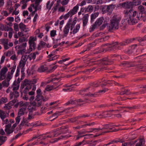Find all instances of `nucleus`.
<instances>
[{
	"label": "nucleus",
	"instance_id": "1",
	"mask_svg": "<svg viewBox=\"0 0 146 146\" xmlns=\"http://www.w3.org/2000/svg\"><path fill=\"white\" fill-rule=\"evenodd\" d=\"M125 16L128 19V22L130 25H134L138 22V20L142 19V14L137 12L133 9L125 10L124 11Z\"/></svg>",
	"mask_w": 146,
	"mask_h": 146
},
{
	"label": "nucleus",
	"instance_id": "2",
	"mask_svg": "<svg viewBox=\"0 0 146 146\" xmlns=\"http://www.w3.org/2000/svg\"><path fill=\"white\" fill-rule=\"evenodd\" d=\"M67 130L66 129H64L61 127H59L54 130L53 131L50 132L48 134V133L45 134H42L41 135V137L38 138L39 139H41V140L48 139V138H51L53 137L58 136L61 134H64L66 133Z\"/></svg>",
	"mask_w": 146,
	"mask_h": 146
},
{
	"label": "nucleus",
	"instance_id": "3",
	"mask_svg": "<svg viewBox=\"0 0 146 146\" xmlns=\"http://www.w3.org/2000/svg\"><path fill=\"white\" fill-rule=\"evenodd\" d=\"M36 40V38L35 37L32 36H30L29 40V48L26 50L24 48L22 49H20L18 50L17 52L18 54H29L33 50L36 49V44L35 41Z\"/></svg>",
	"mask_w": 146,
	"mask_h": 146
},
{
	"label": "nucleus",
	"instance_id": "4",
	"mask_svg": "<svg viewBox=\"0 0 146 146\" xmlns=\"http://www.w3.org/2000/svg\"><path fill=\"white\" fill-rule=\"evenodd\" d=\"M134 40V38L128 39L119 43V44H118L117 42H115L111 44H106L103 45L102 46L103 47L105 46H107L108 49H107V50H113L116 48L120 49L121 48H119V45L124 46L127 45L132 42Z\"/></svg>",
	"mask_w": 146,
	"mask_h": 146
},
{
	"label": "nucleus",
	"instance_id": "5",
	"mask_svg": "<svg viewBox=\"0 0 146 146\" xmlns=\"http://www.w3.org/2000/svg\"><path fill=\"white\" fill-rule=\"evenodd\" d=\"M121 20V18L119 15H114L110 20V24L109 27V30L118 29Z\"/></svg>",
	"mask_w": 146,
	"mask_h": 146
},
{
	"label": "nucleus",
	"instance_id": "6",
	"mask_svg": "<svg viewBox=\"0 0 146 146\" xmlns=\"http://www.w3.org/2000/svg\"><path fill=\"white\" fill-rule=\"evenodd\" d=\"M19 83L20 82H17L16 81H15L13 82L12 86L11 87L13 91L10 92V97L11 99H12L13 97L15 98H17L19 96V92L17 91L19 88Z\"/></svg>",
	"mask_w": 146,
	"mask_h": 146
},
{
	"label": "nucleus",
	"instance_id": "7",
	"mask_svg": "<svg viewBox=\"0 0 146 146\" xmlns=\"http://www.w3.org/2000/svg\"><path fill=\"white\" fill-rule=\"evenodd\" d=\"M86 4L85 1H83L79 4H78L75 6H74L73 9L70 10L67 14H66L65 16V19L69 17H71L72 16L76 14L78 11L79 9V6H82L85 5Z\"/></svg>",
	"mask_w": 146,
	"mask_h": 146
},
{
	"label": "nucleus",
	"instance_id": "8",
	"mask_svg": "<svg viewBox=\"0 0 146 146\" xmlns=\"http://www.w3.org/2000/svg\"><path fill=\"white\" fill-rule=\"evenodd\" d=\"M18 124L15 123L11 126V123H8L5 126V131L7 135H9L10 134L13 132L14 128L17 126Z\"/></svg>",
	"mask_w": 146,
	"mask_h": 146
},
{
	"label": "nucleus",
	"instance_id": "9",
	"mask_svg": "<svg viewBox=\"0 0 146 146\" xmlns=\"http://www.w3.org/2000/svg\"><path fill=\"white\" fill-rule=\"evenodd\" d=\"M104 21L103 17H101L96 21L95 23L91 26L90 28V31H93L96 28L97 26H99L101 25Z\"/></svg>",
	"mask_w": 146,
	"mask_h": 146
},
{
	"label": "nucleus",
	"instance_id": "10",
	"mask_svg": "<svg viewBox=\"0 0 146 146\" xmlns=\"http://www.w3.org/2000/svg\"><path fill=\"white\" fill-rule=\"evenodd\" d=\"M70 109L69 108L63 110L62 111H57L53 114L52 116H50L49 118L51 119V121H53L55 119L57 118L59 115H61V113L64 112H65L66 110H69Z\"/></svg>",
	"mask_w": 146,
	"mask_h": 146
},
{
	"label": "nucleus",
	"instance_id": "11",
	"mask_svg": "<svg viewBox=\"0 0 146 146\" xmlns=\"http://www.w3.org/2000/svg\"><path fill=\"white\" fill-rule=\"evenodd\" d=\"M8 70V68L6 67H4L1 69L0 73V80L5 79L6 77L5 74Z\"/></svg>",
	"mask_w": 146,
	"mask_h": 146
},
{
	"label": "nucleus",
	"instance_id": "12",
	"mask_svg": "<svg viewBox=\"0 0 146 146\" xmlns=\"http://www.w3.org/2000/svg\"><path fill=\"white\" fill-rule=\"evenodd\" d=\"M137 44H134L129 46L127 49L125 50V52L126 54H132L134 52V50L135 49L137 46Z\"/></svg>",
	"mask_w": 146,
	"mask_h": 146
},
{
	"label": "nucleus",
	"instance_id": "13",
	"mask_svg": "<svg viewBox=\"0 0 146 146\" xmlns=\"http://www.w3.org/2000/svg\"><path fill=\"white\" fill-rule=\"evenodd\" d=\"M42 98H36L35 101L33 102V104L37 108L41 106L42 104Z\"/></svg>",
	"mask_w": 146,
	"mask_h": 146
},
{
	"label": "nucleus",
	"instance_id": "14",
	"mask_svg": "<svg viewBox=\"0 0 146 146\" xmlns=\"http://www.w3.org/2000/svg\"><path fill=\"white\" fill-rule=\"evenodd\" d=\"M31 84V80L25 79L23 83L21 88H23L25 87H28V86H30L31 87L32 85Z\"/></svg>",
	"mask_w": 146,
	"mask_h": 146
},
{
	"label": "nucleus",
	"instance_id": "15",
	"mask_svg": "<svg viewBox=\"0 0 146 146\" xmlns=\"http://www.w3.org/2000/svg\"><path fill=\"white\" fill-rule=\"evenodd\" d=\"M108 90V89L107 88H104V89L99 90L98 92H96L94 94L91 93L89 92L88 94H85L86 96H88L89 97H95L96 95H97V93H105L106 91Z\"/></svg>",
	"mask_w": 146,
	"mask_h": 146
},
{
	"label": "nucleus",
	"instance_id": "16",
	"mask_svg": "<svg viewBox=\"0 0 146 146\" xmlns=\"http://www.w3.org/2000/svg\"><path fill=\"white\" fill-rule=\"evenodd\" d=\"M122 6L123 7L126 9L132 8L133 6V5L132 2H127L123 3L122 4Z\"/></svg>",
	"mask_w": 146,
	"mask_h": 146
},
{
	"label": "nucleus",
	"instance_id": "17",
	"mask_svg": "<svg viewBox=\"0 0 146 146\" xmlns=\"http://www.w3.org/2000/svg\"><path fill=\"white\" fill-rule=\"evenodd\" d=\"M8 40L7 39H0V44H3L5 49H7L9 48L8 46Z\"/></svg>",
	"mask_w": 146,
	"mask_h": 146
},
{
	"label": "nucleus",
	"instance_id": "18",
	"mask_svg": "<svg viewBox=\"0 0 146 146\" xmlns=\"http://www.w3.org/2000/svg\"><path fill=\"white\" fill-rule=\"evenodd\" d=\"M48 69L47 66L46 64L42 65L38 68L37 71L38 72H44Z\"/></svg>",
	"mask_w": 146,
	"mask_h": 146
},
{
	"label": "nucleus",
	"instance_id": "19",
	"mask_svg": "<svg viewBox=\"0 0 146 146\" xmlns=\"http://www.w3.org/2000/svg\"><path fill=\"white\" fill-rule=\"evenodd\" d=\"M59 102L58 101H57L50 103L49 104V107L48 108L49 110H50L52 109H55L56 108V107L58 106V105L53 106V105L56 104Z\"/></svg>",
	"mask_w": 146,
	"mask_h": 146
},
{
	"label": "nucleus",
	"instance_id": "20",
	"mask_svg": "<svg viewBox=\"0 0 146 146\" xmlns=\"http://www.w3.org/2000/svg\"><path fill=\"white\" fill-rule=\"evenodd\" d=\"M89 16L88 14H86L83 17V25L84 27L86 26L88 23Z\"/></svg>",
	"mask_w": 146,
	"mask_h": 146
},
{
	"label": "nucleus",
	"instance_id": "21",
	"mask_svg": "<svg viewBox=\"0 0 146 146\" xmlns=\"http://www.w3.org/2000/svg\"><path fill=\"white\" fill-rule=\"evenodd\" d=\"M138 92H137L135 93H132L130 91V90L129 89H125L124 90L121 91L120 93L121 95H123L125 94L126 95H129L132 94H135L138 93Z\"/></svg>",
	"mask_w": 146,
	"mask_h": 146
},
{
	"label": "nucleus",
	"instance_id": "22",
	"mask_svg": "<svg viewBox=\"0 0 146 146\" xmlns=\"http://www.w3.org/2000/svg\"><path fill=\"white\" fill-rule=\"evenodd\" d=\"M20 125L21 126H30L31 125L29 123L28 120L26 119H23L21 121Z\"/></svg>",
	"mask_w": 146,
	"mask_h": 146
},
{
	"label": "nucleus",
	"instance_id": "23",
	"mask_svg": "<svg viewBox=\"0 0 146 146\" xmlns=\"http://www.w3.org/2000/svg\"><path fill=\"white\" fill-rule=\"evenodd\" d=\"M36 93L37 95L36 96V98H42L43 101H46L47 100L45 99H44V98L42 95V93L41 90L40 89H38L36 90Z\"/></svg>",
	"mask_w": 146,
	"mask_h": 146
},
{
	"label": "nucleus",
	"instance_id": "24",
	"mask_svg": "<svg viewBox=\"0 0 146 146\" xmlns=\"http://www.w3.org/2000/svg\"><path fill=\"white\" fill-rule=\"evenodd\" d=\"M26 106H23L22 108H20L18 113V115L21 116L24 115L25 112L27 109Z\"/></svg>",
	"mask_w": 146,
	"mask_h": 146
},
{
	"label": "nucleus",
	"instance_id": "25",
	"mask_svg": "<svg viewBox=\"0 0 146 146\" xmlns=\"http://www.w3.org/2000/svg\"><path fill=\"white\" fill-rule=\"evenodd\" d=\"M8 114L5 113L3 111L0 110V117L1 118V120L3 119L6 118L8 116Z\"/></svg>",
	"mask_w": 146,
	"mask_h": 146
},
{
	"label": "nucleus",
	"instance_id": "26",
	"mask_svg": "<svg viewBox=\"0 0 146 146\" xmlns=\"http://www.w3.org/2000/svg\"><path fill=\"white\" fill-rule=\"evenodd\" d=\"M46 43L43 41H41L39 44L37 49L38 50H40L42 48L46 46Z\"/></svg>",
	"mask_w": 146,
	"mask_h": 146
},
{
	"label": "nucleus",
	"instance_id": "27",
	"mask_svg": "<svg viewBox=\"0 0 146 146\" xmlns=\"http://www.w3.org/2000/svg\"><path fill=\"white\" fill-rule=\"evenodd\" d=\"M69 29L70 28L68 26V25H66L65 26L63 30L64 36H67V35L68 34L69 32Z\"/></svg>",
	"mask_w": 146,
	"mask_h": 146
},
{
	"label": "nucleus",
	"instance_id": "28",
	"mask_svg": "<svg viewBox=\"0 0 146 146\" xmlns=\"http://www.w3.org/2000/svg\"><path fill=\"white\" fill-rule=\"evenodd\" d=\"M27 109L30 112H32L36 110V108L35 106L33 104L32 102L28 106Z\"/></svg>",
	"mask_w": 146,
	"mask_h": 146
},
{
	"label": "nucleus",
	"instance_id": "29",
	"mask_svg": "<svg viewBox=\"0 0 146 146\" xmlns=\"http://www.w3.org/2000/svg\"><path fill=\"white\" fill-rule=\"evenodd\" d=\"M109 112L108 111H104L102 112L100 114H98V113H97L96 114L98 116H102V117L105 118L108 117V115L109 114Z\"/></svg>",
	"mask_w": 146,
	"mask_h": 146
},
{
	"label": "nucleus",
	"instance_id": "30",
	"mask_svg": "<svg viewBox=\"0 0 146 146\" xmlns=\"http://www.w3.org/2000/svg\"><path fill=\"white\" fill-rule=\"evenodd\" d=\"M38 8L39 7L38 6L35 4V3H33L30 6L28 7V10L30 12H32L33 11L32 8L35 10V8Z\"/></svg>",
	"mask_w": 146,
	"mask_h": 146
},
{
	"label": "nucleus",
	"instance_id": "31",
	"mask_svg": "<svg viewBox=\"0 0 146 146\" xmlns=\"http://www.w3.org/2000/svg\"><path fill=\"white\" fill-rule=\"evenodd\" d=\"M19 27L21 31L23 32H27L26 31H25L26 29V25L23 24L22 23H20L19 24Z\"/></svg>",
	"mask_w": 146,
	"mask_h": 146
},
{
	"label": "nucleus",
	"instance_id": "32",
	"mask_svg": "<svg viewBox=\"0 0 146 146\" xmlns=\"http://www.w3.org/2000/svg\"><path fill=\"white\" fill-rule=\"evenodd\" d=\"M1 30L5 31H13V29L7 26H4L3 25H2V28L1 29Z\"/></svg>",
	"mask_w": 146,
	"mask_h": 146
},
{
	"label": "nucleus",
	"instance_id": "33",
	"mask_svg": "<svg viewBox=\"0 0 146 146\" xmlns=\"http://www.w3.org/2000/svg\"><path fill=\"white\" fill-rule=\"evenodd\" d=\"M47 57L49 58L48 59V61L49 62L52 60H54L57 59L58 58L57 56V55H48Z\"/></svg>",
	"mask_w": 146,
	"mask_h": 146
},
{
	"label": "nucleus",
	"instance_id": "34",
	"mask_svg": "<svg viewBox=\"0 0 146 146\" xmlns=\"http://www.w3.org/2000/svg\"><path fill=\"white\" fill-rule=\"evenodd\" d=\"M7 137L5 136H0V145H1L3 143L7 140Z\"/></svg>",
	"mask_w": 146,
	"mask_h": 146
},
{
	"label": "nucleus",
	"instance_id": "35",
	"mask_svg": "<svg viewBox=\"0 0 146 146\" xmlns=\"http://www.w3.org/2000/svg\"><path fill=\"white\" fill-rule=\"evenodd\" d=\"M70 136H68L66 135H62L60 137H59L58 138H55L54 139V141L52 142V143H54L56 142L58 140L61 139H65V138H67L69 137Z\"/></svg>",
	"mask_w": 146,
	"mask_h": 146
},
{
	"label": "nucleus",
	"instance_id": "36",
	"mask_svg": "<svg viewBox=\"0 0 146 146\" xmlns=\"http://www.w3.org/2000/svg\"><path fill=\"white\" fill-rule=\"evenodd\" d=\"M9 81L5 79L2 82V84L3 87H8L9 84Z\"/></svg>",
	"mask_w": 146,
	"mask_h": 146
},
{
	"label": "nucleus",
	"instance_id": "37",
	"mask_svg": "<svg viewBox=\"0 0 146 146\" xmlns=\"http://www.w3.org/2000/svg\"><path fill=\"white\" fill-rule=\"evenodd\" d=\"M145 141L143 139H141L139 140V142L135 146H143L145 144Z\"/></svg>",
	"mask_w": 146,
	"mask_h": 146
},
{
	"label": "nucleus",
	"instance_id": "38",
	"mask_svg": "<svg viewBox=\"0 0 146 146\" xmlns=\"http://www.w3.org/2000/svg\"><path fill=\"white\" fill-rule=\"evenodd\" d=\"M80 27V24H77L75 29H74L72 31V33L74 34L77 33L79 31Z\"/></svg>",
	"mask_w": 146,
	"mask_h": 146
},
{
	"label": "nucleus",
	"instance_id": "39",
	"mask_svg": "<svg viewBox=\"0 0 146 146\" xmlns=\"http://www.w3.org/2000/svg\"><path fill=\"white\" fill-rule=\"evenodd\" d=\"M55 88H54L53 86L48 85H47L45 88V90L44 91V92H45V91H49Z\"/></svg>",
	"mask_w": 146,
	"mask_h": 146
},
{
	"label": "nucleus",
	"instance_id": "40",
	"mask_svg": "<svg viewBox=\"0 0 146 146\" xmlns=\"http://www.w3.org/2000/svg\"><path fill=\"white\" fill-rule=\"evenodd\" d=\"M98 13H95L92 14L91 15V22L93 21L98 16Z\"/></svg>",
	"mask_w": 146,
	"mask_h": 146
},
{
	"label": "nucleus",
	"instance_id": "41",
	"mask_svg": "<svg viewBox=\"0 0 146 146\" xmlns=\"http://www.w3.org/2000/svg\"><path fill=\"white\" fill-rule=\"evenodd\" d=\"M132 3L133 6H137L140 5L141 1V0H133Z\"/></svg>",
	"mask_w": 146,
	"mask_h": 146
},
{
	"label": "nucleus",
	"instance_id": "42",
	"mask_svg": "<svg viewBox=\"0 0 146 146\" xmlns=\"http://www.w3.org/2000/svg\"><path fill=\"white\" fill-rule=\"evenodd\" d=\"M76 104V100H70L67 103L65 104V105H68L70 104Z\"/></svg>",
	"mask_w": 146,
	"mask_h": 146
},
{
	"label": "nucleus",
	"instance_id": "43",
	"mask_svg": "<svg viewBox=\"0 0 146 146\" xmlns=\"http://www.w3.org/2000/svg\"><path fill=\"white\" fill-rule=\"evenodd\" d=\"M93 7L91 5H89L86 8V11L87 12L91 13L93 11Z\"/></svg>",
	"mask_w": 146,
	"mask_h": 146
},
{
	"label": "nucleus",
	"instance_id": "44",
	"mask_svg": "<svg viewBox=\"0 0 146 146\" xmlns=\"http://www.w3.org/2000/svg\"><path fill=\"white\" fill-rule=\"evenodd\" d=\"M113 5H110L109 6H108L106 9V11L108 12H111L113 10Z\"/></svg>",
	"mask_w": 146,
	"mask_h": 146
},
{
	"label": "nucleus",
	"instance_id": "45",
	"mask_svg": "<svg viewBox=\"0 0 146 146\" xmlns=\"http://www.w3.org/2000/svg\"><path fill=\"white\" fill-rule=\"evenodd\" d=\"M122 142L123 141L122 140L120 139H117L110 142L109 143V144H110V145L111 144H113L119 142Z\"/></svg>",
	"mask_w": 146,
	"mask_h": 146
},
{
	"label": "nucleus",
	"instance_id": "46",
	"mask_svg": "<svg viewBox=\"0 0 146 146\" xmlns=\"http://www.w3.org/2000/svg\"><path fill=\"white\" fill-rule=\"evenodd\" d=\"M56 34V31L55 30H52L50 31V35L51 37H54Z\"/></svg>",
	"mask_w": 146,
	"mask_h": 146
},
{
	"label": "nucleus",
	"instance_id": "47",
	"mask_svg": "<svg viewBox=\"0 0 146 146\" xmlns=\"http://www.w3.org/2000/svg\"><path fill=\"white\" fill-rule=\"evenodd\" d=\"M101 82H98L97 83H95L92 84H91V85H90L91 87L90 88H91V87H97L100 84Z\"/></svg>",
	"mask_w": 146,
	"mask_h": 146
},
{
	"label": "nucleus",
	"instance_id": "48",
	"mask_svg": "<svg viewBox=\"0 0 146 146\" xmlns=\"http://www.w3.org/2000/svg\"><path fill=\"white\" fill-rule=\"evenodd\" d=\"M29 55H22L21 57V60L26 62L28 59H29Z\"/></svg>",
	"mask_w": 146,
	"mask_h": 146
},
{
	"label": "nucleus",
	"instance_id": "49",
	"mask_svg": "<svg viewBox=\"0 0 146 146\" xmlns=\"http://www.w3.org/2000/svg\"><path fill=\"white\" fill-rule=\"evenodd\" d=\"M31 87L30 86L25 87V90L23 91V93L25 94H27L29 91V90L31 89Z\"/></svg>",
	"mask_w": 146,
	"mask_h": 146
},
{
	"label": "nucleus",
	"instance_id": "50",
	"mask_svg": "<svg viewBox=\"0 0 146 146\" xmlns=\"http://www.w3.org/2000/svg\"><path fill=\"white\" fill-rule=\"evenodd\" d=\"M12 74H10V72H8L7 73V77L6 79L10 81V80L12 78Z\"/></svg>",
	"mask_w": 146,
	"mask_h": 146
},
{
	"label": "nucleus",
	"instance_id": "51",
	"mask_svg": "<svg viewBox=\"0 0 146 146\" xmlns=\"http://www.w3.org/2000/svg\"><path fill=\"white\" fill-rule=\"evenodd\" d=\"M0 101L1 102V104H2L6 103L7 101V99L6 98H2L0 100Z\"/></svg>",
	"mask_w": 146,
	"mask_h": 146
},
{
	"label": "nucleus",
	"instance_id": "52",
	"mask_svg": "<svg viewBox=\"0 0 146 146\" xmlns=\"http://www.w3.org/2000/svg\"><path fill=\"white\" fill-rule=\"evenodd\" d=\"M66 25L69 27V28H70L71 30H72L73 29L75 25L72 23H68Z\"/></svg>",
	"mask_w": 146,
	"mask_h": 146
},
{
	"label": "nucleus",
	"instance_id": "53",
	"mask_svg": "<svg viewBox=\"0 0 146 146\" xmlns=\"http://www.w3.org/2000/svg\"><path fill=\"white\" fill-rule=\"evenodd\" d=\"M78 136L77 138V139H78L80 138L81 137H84V136L86 135H92V134H86L85 135H83V136H80V135L81 134H83V132H78Z\"/></svg>",
	"mask_w": 146,
	"mask_h": 146
},
{
	"label": "nucleus",
	"instance_id": "54",
	"mask_svg": "<svg viewBox=\"0 0 146 146\" xmlns=\"http://www.w3.org/2000/svg\"><path fill=\"white\" fill-rule=\"evenodd\" d=\"M50 1H48L46 3V7L47 9H48L49 10L50 9L52 6V4H50Z\"/></svg>",
	"mask_w": 146,
	"mask_h": 146
},
{
	"label": "nucleus",
	"instance_id": "55",
	"mask_svg": "<svg viewBox=\"0 0 146 146\" xmlns=\"http://www.w3.org/2000/svg\"><path fill=\"white\" fill-rule=\"evenodd\" d=\"M92 130V131H88V133L91 132L94 130H95V132H98L99 130H102V129L101 128H93L91 129Z\"/></svg>",
	"mask_w": 146,
	"mask_h": 146
},
{
	"label": "nucleus",
	"instance_id": "56",
	"mask_svg": "<svg viewBox=\"0 0 146 146\" xmlns=\"http://www.w3.org/2000/svg\"><path fill=\"white\" fill-rule=\"evenodd\" d=\"M95 124V122H92L90 123H87V124L81 125V126H82L81 127H84L86 126H93Z\"/></svg>",
	"mask_w": 146,
	"mask_h": 146
},
{
	"label": "nucleus",
	"instance_id": "57",
	"mask_svg": "<svg viewBox=\"0 0 146 146\" xmlns=\"http://www.w3.org/2000/svg\"><path fill=\"white\" fill-rule=\"evenodd\" d=\"M13 28L14 30L15 31H19L18 25L16 23H15L14 24Z\"/></svg>",
	"mask_w": 146,
	"mask_h": 146
},
{
	"label": "nucleus",
	"instance_id": "58",
	"mask_svg": "<svg viewBox=\"0 0 146 146\" xmlns=\"http://www.w3.org/2000/svg\"><path fill=\"white\" fill-rule=\"evenodd\" d=\"M11 104H9V103L7 104H5V106H4V108L5 109L9 110L11 108V106L10 105Z\"/></svg>",
	"mask_w": 146,
	"mask_h": 146
},
{
	"label": "nucleus",
	"instance_id": "59",
	"mask_svg": "<svg viewBox=\"0 0 146 146\" xmlns=\"http://www.w3.org/2000/svg\"><path fill=\"white\" fill-rule=\"evenodd\" d=\"M2 121L3 122L2 124L3 125L8 124L9 122V120L7 118H6L5 119H2Z\"/></svg>",
	"mask_w": 146,
	"mask_h": 146
},
{
	"label": "nucleus",
	"instance_id": "60",
	"mask_svg": "<svg viewBox=\"0 0 146 146\" xmlns=\"http://www.w3.org/2000/svg\"><path fill=\"white\" fill-rule=\"evenodd\" d=\"M37 66L35 65H34L31 68V71L32 73H33L34 72L36 71L37 68Z\"/></svg>",
	"mask_w": 146,
	"mask_h": 146
},
{
	"label": "nucleus",
	"instance_id": "61",
	"mask_svg": "<svg viewBox=\"0 0 146 146\" xmlns=\"http://www.w3.org/2000/svg\"><path fill=\"white\" fill-rule=\"evenodd\" d=\"M138 9L140 11L141 13L143 12L144 11V8L142 5H140L139 6Z\"/></svg>",
	"mask_w": 146,
	"mask_h": 146
},
{
	"label": "nucleus",
	"instance_id": "62",
	"mask_svg": "<svg viewBox=\"0 0 146 146\" xmlns=\"http://www.w3.org/2000/svg\"><path fill=\"white\" fill-rule=\"evenodd\" d=\"M13 98H14V99L9 102V104H11V105H13V104L15 103L17 101V100L16 99V98H15L14 97H13Z\"/></svg>",
	"mask_w": 146,
	"mask_h": 146
},
{
	"label": "nucleus",
	"instance_id": "63",
	"mask_svg": "<svg viewBox=\"0 0 146 146\" xmlns=\"http://www.w3.org/2000/svg\"><path fill=\"white\" fill-rule=\"evenodd\" d=\"M10 13H8L6 11H3L1 13V14L5 16H7Z\"/></svg>",
	"mask_w": 146,
	"mask_h": 146
},
{
	"label": "nucleus",
	"instance_id": "64",
	"mask_svg": "<svg viewBox=\"0 0 146 146\" xmlns=\"http://www.w3.org/2000/svg\"><path fill=\"white\" fill-rule=\"evenodd\" d=\"M15 120L16 123L18 124L21 120L20 116L18 115V116L16 118Z\"/></svg>",
	"mask_w": 146,
	"mask_h": 146
}]
</instances>
